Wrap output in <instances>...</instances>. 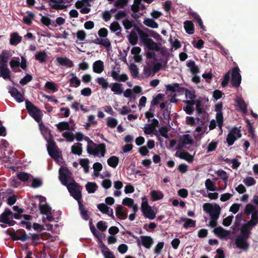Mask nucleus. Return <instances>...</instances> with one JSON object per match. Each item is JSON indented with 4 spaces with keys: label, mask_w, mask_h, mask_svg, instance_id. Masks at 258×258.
<instances>
[{
    "label": "nucleus",
    "mask_w": 258,
    "mask_h": 258,
    "mask_svg": "<svg viewBox=\"0 0 258 258\" xmlns=\"http://www.w3.org/2000/svg\"><path fill=\"white\" fill-rule=\"evenodd\" d=\"M137 32L139 35L141 42L147 47V48H160L157 46L156 42L149 37V35L147 34L145 32L139 28H137ZM149 32L150 36L153 37L156 40L161 39L160 35L157 32L153 30H150Z\"/></svg>",
    "instance_id": "nucleus-1"
},
{
    "label": "nucleus",
    "mask_w": 258,
    "mask_h": 258,
    "mask_svg": "<svg viewBox=\"0 0 258 258\" xmlns=\"http://www.w3.org/2000/svg\"><path fill=\"white\" fill-rule=\"evenodd\" d=\"M26 108L29 114L38 123L41 121V111L28 100H25Z\"/></svg>",
    "instance_id": "nucleus-2"
},
{
    "label": "nucleus",
    "mask_w": 258,
    "mask_h": 258,
    "mask_svg": "<svg viewBox=\"0 0 258 258\" xmlns=\"http://www.w3.org/2000/svg\"><path fill=\"white\" fill-rule=\"evenodd\" d=\"M70 195L76 201L81 200L82 187L75 180H72L67 186Z\"/></svg>",
    "instance_id": "nucleus-3"
},
{
    "label": "nucleus",
    "mask_w": 258,
    "mask_h": 258,
    "mask_svg": "<svg viewBox=\"0 0 258 258\" xmlns=\"http://www.w3.org/2000/svg\"><path fill=\"white\" fill-rule=\"evenodd\" d=\"M203 208L204 211L209 214L211 218L219 219L221 212V208L219 205L205 203Z\"/></svg>",
    "instance_id": "nucleus-4"
},
{
    "label": "nucleus",
    "mask_w": 258,
    "mask_h": 258,
    "mask_svg": "<svg viewBox=\"0 0 258 258\" xmlns=\"http://www.w3.org/2000/svg\"><path fill=\"white\" fill-rule=\"evenodd\" d=\"M73 174L67 167H60L59 170V179L62 185L67 186L69 185V181L72 182L74 180L73 177Z\"/></svg>",
    "instance_id": "nucleus-5"
},
{
    "label": "nucleus",
    "mask_w": 258,
    "mask_h": 258,
    "mask_svg": "<svg viewBox=\"0 0 258 258\" xmlns=\"http://www.w3.org/2000/svg\"><path fill=\"white\" fill-rule=\"evenodd\" d=\"M141 211L144 216L150 220H153L156 217V214L151 207L148 204V201L145 197L142 198Z\"/></svg>",
    "instance_id": "nucleus-6"
},
{
    "label": "nucleus",
    "mask_w": 258,
    "mask_h": 258,
    "mask_svg": "<svg viewBox=\"0 0 258 258\" xmlns=\"http://www.w3.org/2000/svg\"><path fill=\"white\" fill-rule=\"evenodd\" d=\"M126 233L137 239V243L138 246H140L142 244L145 247L149 249L154 243L153 238L150 236H141V241H140V239L137 236L134 235L131 232L127 231Z\"/></svg>",
    "instance_id": "nucleus-7"
},
{
    "label": "nucleus",
    "mask_w": 258,
    "mask_h": 258,
    "mask_svg": "<svg viewBox=\"0 0 258 258\" xmlns=\"http://www.w3.org/2000/svg\"><path fill=\"white\" fill-rule=\"evenodd\" d=\"M7 233L14 240H21L24 242L29 238V237L26 234L25 231L23 229H18L16 232H11L7 230Z\"/></svg>",
    "instance_id": "nucleus-8"
},
{
    "label": "nucleus",
    "mask_w": 258,
    "mask_h": 258,
    "mask_svg": "<svg viewBox=\"0 0 258 258\" xmlns=\"http://www.w3.org/2000/svg\"><path fill=\"white\" fill-rule=\"evenodd\" d=\"M47 150L49 156L53 159L59 157L58 148L53 140L47 142Z\"/></svg>",
    "instance_id": "nucleus-9"
},
{
    "label": "nucleus",
    "mask_w": 258,
    "mask_h": 258,
    "mask_svg": "<svg viewBox=\"0 0 258 258\" xmlns=\"http://www.w3.org/2000/svg\"><path fill=\"white\" fill-rule=\"evenodd\" d=\"M240 70L238 67L234 68L232 70V77L231 83L232 86L238 87L241 81V76L239 73Z\"/></svg>",
    "instance_id": "nucleus-10"
},
{
    "label": "nucleus",
    "mask_w": 258,
    "mask_h": 258,
    "mask_svg": "<svg viewBox=\"0 0 258 258\" xmlns=\"http://www.w3.org/2000/svg\"><path fill=\"white\" fill-rule=\"evenodd\" d=\"M165 87L166 94L168 92L172 93L177 92L179 94H183L185 90V88L181 87L179 84L177 83L167 84Z\"/></svg>",
    "instance_id": "nucleus-11"
},
{
    "label": "nucleus",
    "mask_w": 258,
    "mask_h": 258,
    "mask_svg": "<svg viewBox=\"0 0 258 258\" xmlns=\"http://www.w3.org/2000/svg\"><path fill=\"white\" fill-rule=\"evenodd\" d=\"M235 243L238 248L242 249L244 251L247 250L249 247V245L247 242V239L239 236L236 237L235 240Z\"/></svg>",
    "instance_id": "nucleus-12"
},
{
    "label": "nucleus",
    "mask_w": 258,
    "mask_h": 258,
    "mask_svg": "<svg viewBox=\"0 0 258 258\" xmlns=\"http://www.w3.org/2000/svg\"><path fill=\"white\" fill-rule=\"evenodd\" d=\"M39 127L41 133L47 142L53 140V136L51 133V130L48 127L45 126L43 123L41 122L39 124Z\"/></svg>",
    "instance_id": "nucleus-13"
},
{
    "label": "nucleus",
    "mask_w": 258,
    "mask_h": 258,
    "mask_svg": "<svg viewBox=\"0 0 258 258\" xmlns=\"http://www.w3.org/2000/svg\"><path fill=\"white\" fill-rule=\"evenodd\" d=\"M97 208L102 213L107 214L112 219H114L113 209L108 207L106 204L104 203L99 204L97 205Z\"/></svg>",
    "instance_id": "nucleus-14"
},
{
    "label": "nucleus",
    "mask_w": 258,
    "mask_h": 258,
    "mask_svg": "<svg viewBox=\"0 0 258 258\" xmlns=\"http://www.w3.org/2000/svg\"><path fill=\"white\" fill-rule=\"evenodd\" d=\"M215 234L220 238H225L230 235V231L224 229L221 226L217 227L213 230Z\"/></svg>",
    "instance_id": "nucleus-15"
},
{
    "label": "nucleus",
    "mask_w": 258,
    "mask_h": 258,
    "mask_svg": "<svg viewBox=\"0 0 258 258\" xmlns=\"http://www.w3.org/2000/svg\"><path fill=\"white\" fill-rule=\"evenodd\" d=\"M63 0H49V5L51 9L61 10L67 8V6L62 5Z\"/></svg>",
    "instance_id": "nucleus-16"
},
{
    "label": "nucleus",
    "mask_w": 258,
    "mask_h": 258,
    "mask_svg": "<svg viewBox=\"0 0 258 258\" xmlns=\"http://www.w3.org/2000/svg\"><path fill=\"white\" fill-rule=\"evenodd\" d=\"M9 93L12 97L15 98L18 102L21 103L24 100V95L15 87L11 88L9 91Z\"/></svg>",
    "instance_id": "nucleus-17"
},
{
    "label": "nucleus",
    "mask_w": 258,
    "mask_h": 258,
    "mask_svg": "<svg viewBox=\"0 0 258 258\" xmlns=\"http://www.w3.org/2000/svg\"><path fill=\"white\" fill-rule=\"evenodd\" d=\"M100 241V247L101 249V252L104 256V258H115L113 252L111 251L109 248L101 241L100 238L98 239Z\"/></svg>",
    "instance_id": "nucleus-18"
},
{
    "label": "nucleus",
    "mask_w": 258,
    "mask_h": 258,
    "mask_svg": "<svg viewBox=\"0 0 258 258\" xmlns=\"http://www.w3.org/2000/svg\"><path fill=\"white\" fill-rule=\"evenodd\" d=\"M93 146L95 147L94 152L97 153L96 156H98L99 153H100V157H103L104 156L106 152V146L104 143L99 144H94Z\"/></svg>",
    "instance_id": "nucleus-19"
},
{
    "label": "nucleus",
    "mask_w": 258,
    "mask_h": 258,
    "mask_svg": "<svg viewBox=\"0 0 258 258\" xmlns=\"http://www.w3.org/2000/svg\"><path fill=\"white\" fill-rule=\"evenodd\" d=\"M111 76L113 78L114 80L118 82H125L126 81L128 78L126 74H123L121 75H119L117 72L113 70L111 73Z\"/></svg>",
    "instance_id": "nucleus-20"
},
{
    "label": "nucleus",
    "mask_w": 258,
    "mask_h": 258,
    "mask_svg": "<svg viewBox=\"0 0 258 258\" xmlns=\"http://www.w3.org/2000/svg\"><path fill=\"white\" fill-rule=\"evenodd\" d=\"M185 222L183 224V227L185 228H188L189 227H195L196 226V221L187 218L185 217H181L180 220L176 222H178L179 224H181L182 222Z\"/></svg>",
    "instance_id": "nucleus-21"
},
{
    "label": "nucleus",
    "mask_w": 258,
    "mask_h": 258,
    "mask_svg": "<svg viewBox=\"0 0 258 258\" xmlns=\"http://www.w3.org/2000/svg\"><path fill=\"white\" fill-rule=\"evenodd\" d=\"M12 215H13V212L9 209H5L4 212L0 215V222L6 224L11 218Z\"/></svg>",
    "instance_id": "nucleus-22"
},
{
    "label": "nucleus",
    "mask_w": 258,
    "mask_h": 258,
    "mask_svg": "<svg viewBox=\"0 0 258 258\" xmlns=\"http://www.w3.org/2000/svg\"><path fill=\"white\" fill-rule=\"evenodd\" d=\"M93 71L97 74H100L104 70V64L102 61L99 60L95 61L93 64Z\"/></svg>",
    "instance_id": "nucleus-23"
},
{
    "label": "nucleus",
    "mask_w": 258,
    "mask_h": 258,
    "mask_svg": "<svg viewBox=\"0 0 258 258\" xmlns=\"http://www.w3.org/2000/svg\"><path fill=\"white\" fill-rule=\"evenodd\" d=\"M179 140L181 142V144L184 146L192 145L193 143V140L189 134H185L180 136Z\"/></svg>",
    "instance_id": "nucleus-24"
},
{
    "label": "nucleus",
    "mask_w": 258,
    "mask_h": 258,
    "mask_svg": "<svg viewBox=\"0 0 258 258\" xmlns=\"http://www.w3.org/2000/svg\"><path fill=\"white\" fill-rule=\"evenodd\" d=\"M56 60L60 65L71 68L73 66L72 61L67 57H58Z\"/></svg>",
    "instance_id": "nucleus-25"
},
{
    "label": "nucleus",
    "mask_w": 258,
    "mask_h": 258,
    "mask_svg": "<svg viewBox=\"0 0 258 258\" xmlns=\"http://www.w3.org/2000/svg\"><path fill=\"white\" fill-rule=\"evenodd\" d=\"M235 102L240 108V109L243 113H246L247 111V105L244 100L242 98H238L235 100Z\"/></svg>",
    "instance_id": "nucleus-26"
},
{
    "label": "nucleus",
    "mask_w": 258,
    "mask_h": 258,
    "mask_svg": "<svg viewBox=\"0 0 258 258\" xmlns=\"http://www.w3.org/2000/svg\"><path fill=\"white\" fill-rule=\"evenodd\" d=\"M241 234L239 235V236H241L242 238L248 239L251 234V228H249L244 225L243 224L241 226L240 229Z\"/></svg>",
    "instance_id": "nucleus-27"
},
{
    "label": "nucleus",
    "mask_w": 258,
    "mask_h": 258,
    "mask_svg": "<svg viewBox=\"0 0 258 258\" xmlns=\"http://www.w3.org/2000/svg\"><path fill=\"white\" fill-rule=\"evenodd\" d=\"M10 36V43L12 45H16L22 40V37L20 36L18 33H13Z\"/></svg>",
    "instance_id": "nucleus-28"
},
{
    "label": "nucleus",
    "mask_w": 258,
    "mask_h": 258,
    "mask_svg": "<svg viewBox=\"0 0 258 258\" xmlns=\"http://www.w3.org/2000/svg\"><path fill=\"white\" fill-rule=\"evenodd\" d=\"M150 195L153 201L161 200L164 197V194L161 191L153 190L150 192Z\"/></svg>",
    "instance_id": "nucleus-29"
},
{
    "label": "nucleus",
    "mask_w": 258,
    "mask_h": 258,
    "mask_svg": "<svg viewBox=\"0 0 258 258\" xmlns=\"http://www.w3.org/2000/svg\"><path fill=\"white\" fill-rule=\"evenodd\" d=\"M115 213L116 216L120 219H125L127 217V213L123 211V208L121 205H118L116 208Z\"/></svg>",
    "instance_id": "nucleus-30"
},
{
    "label": "nucleus",
    "mask_w": 258,
    "mask_h": 258,
    "mask_svg": "<svg viewBox=\"0 0 258 258\" xmlns=\"http://www.w3.org/2000/svg\"><path fill=\"white\" fill-rule=\"evenodd\" d=\"M216 174L218 177L223 180V181L225 182V187H226L227 182L229 178V176L227 172L223 170L220 169L217 171L216 172Z\"/></svg>",
    "instance_id": "nucleus-31"
},
{
    "label": "nucleus",
    "mask_w": 258,
    "mask_h": 258,
    "mask_svg": "<svg viewBox=\"0 0 258 258\" xmlns=\"http://www.w3.org/2000/svg\"><path fill=\"white\" fill-rule=\"evenodd\" d=\"M26 13L28 16L23 17V22L26 25L30 26L32 24V20L35 18V15L31 11H27Z\"/></svg>",
    "instance_id": "nucleus-32"
},
{
    "label": "nucleus",
    "mask_w": 258,
    "mask_h": 258,
    "mask_svg": "<svg viewBox=\"0 0 258 258\" xmlns=\"http://www.w3.org/2000/svg\"><path fill=\"white\" fill-rule=\"evenodd\" d=\"M0 76L2 77L4 79L10 78V71L7 66H0Z\"/></svg>",
    "instance_id": "nucleus-33"
},
{
    "label": "nucleus",
    "mask_w": 258,
    "mask_h": 258,
    "mask_svg": "<svg viewBox=\"0 0 258 258\" xmlns=\"http://www.w3.org/2000/svg\"><path fill=\"white\" fill-rule=\"evenodd\" d=\"M47 54L44 51H39L35 55V58L36 60L39 61L40 63H44L46 61Z\"/></svg>",
    "instance_id": "nucleus-34"
},
{
    "label": "nucleus",
    "mask_w": 258,
    "mask_h": 258,
    "mask_svg": "<svg viewBox=\"0 0 258 258\" xmlns=\"http://www.w3.org/2000/svg\"><path fill=\"white\" fill-rule=\"evenodd\" d=\"M184 27L186 32L189 34L194 32V25L193 23L190 21H185L184 22Z\"/></svg>",
    "instance_id": "nucleus-35"
},
{
    "label": "nucleus",
    "mask_w": 258,
    "mask_h": 258,
    "mask_svg": "<svg viewBox=\"0 0 258 258\" xmlns=\"http://www.w3.org/2000/svg\"><path fill=\"white\" fill-rule=\"evenodd\" d=\"M107 162L109 166L114 168H116L118 164L119 158L115 156H112L107 159Z\"/></svg>",
    "instance_id": "nucleus-36"
},
{
    "label": "nucleus",
    "mask_w": 258,
    "mask_h": 258,
    "mask_svg": "<svg viewBox=\"0 0 258 258\" xmlns=\"http://www.w3.org/2000/svg\"><path fill=\"white\" fill-rule=\"evenodd\" d=\"M178 156L180 159H184L189 163L192 162L194 160V157L187 152H181Z\"/></svg>",
    "instance_id": "nucleus-37"
},
{
    "label": "nucleus",
    "mask_w": 258,
    "mask_h": 258,
    "mask_svg": "<svg viewBox=\"0 0 258 258\" xmlns=\"http://www.w3.org/2000/svg\"><path fill=\"white\" fill-rule=\"evenodd\" d=\"M40 15L41 16V22L43 25L47 27L50 25L53 27H56V25L55 24V22L52 21L49 18L43 16L41 14H40Z\"/></svg>",
    "instance_id": "nucleus-38"
},
{
    "label": "nucleus",
    "mask_w": 258,
    "mask_h": 258,
    "mask_svg": "<svg viewBox=\"0 0 258 258\" xmlns=\"http://www.w3.org/2000/svg\"><path fill=\"white\" fill-rule=\"evenodd\" d=\"M72 152L75 155H80L82 153V144L80 143H76L72 146Z\"/></svg>",
    "instance_id": "nucleus-39"
},
{
    "label": "nucleus",
    "mask_w": 258,
    "mask_h": 258,
    "mask_svg": "<svg viewBox=\"0 0 258 258\" xmlns=\"http://www.w3.org/2000/svg\"><path fill=\"white\" fill-rule=\"evenodd\" d=\"M70 75L73 76V77L70 80V86L73 87H79L81 84L80 80L77 77L75 76L74 73H71Z\"/></svg>",
    "instance_id": "nucleus-40"
},
{
    "label": "nucleus",
    "mask_w": 258,
    "mask_h": 258,
    "mask_svg": "<svg viewBox=\"0 0 258 258\" xmlns=\"http://www.w3.org/2000/svg\"><path fill=\"white\" fill-rule=\"evenodd\" d=\"M122 84L118 83H114L112 84L111 88V91L115 94L120 95L122 93V89L121 88Z\"/></svg>",
    "instance_id": "nucleus-41"
},
{
    "label": "nucleus",
    "mask_w": 258,
    "mask_h": 258,
    "mask_svg": "<svg viewBox=\"0 0 258 258\" xmlns=\"http://www.w3.org/2000/svg\"><path fill=\"white\" fill-rule=\"evenodd\" d=\"M39 209H40L41 214H42L43 215L51 214V209L47 204L40 205H39Z\"/></svg>",
    "instance_id": "nucleus-42"
},
{
    "label": "nucleus",
    "mask_w": 258,
    "mask_h": 258,
    "mask_svg": "<svg viewBox=\"0 0 258 258\" xmlns=\"http://www.w3.org/2000/svg\"><path fill=\"white\" fill-rule=\"evenodd\" d=\"M86 190L89 194L94 193L97 188L95 182H88L86 185Z\"/></svg>",
    "instance_id": "nucleus-43"
},
{
    "label": "nucleus",
    "mask_w": 258,
    "mask_h": 258,
    "mask_svg": "<svg viewBox=\"0 0 258 258\" xmlns=\"http://www.w3.org/2000/svg\"><path fill=\"white\" fill-rule=\"evenodd\" d=\"M144 24L152 28H157L158 27V24L152 19L147 18L145 19Z\"/></svg>",
    "instance_id": "nucleus-44"
},
{
    "label": "nucleus",
    "mask_w": 258,
    "mask_h": 258,
    "mask_svg": "<svg viewBox=\"0 0 258 258\" xmlns=\"http://www.w3.org/2000/svg\"><path fill=\"white\" fill-rule=\"evenodd\" d=\"M57 128L60 131L64 130H73V128H70L69 123L68 122H60L57 124Z\"/></svg>",
    "instance_id": "nucleus-45"
},
{
    "label": "nucleus",
    "mask_w": 258,
    "mask_h": 258,
    "mask_svg": "<svg viewBox=\"0 0 258 258\" xmlns=\"http://www.w3.org/2000/svg\"><path fill=\"white\" fill-rule=\"evenodd\" d=\"M164 95L163 94H158L155 97H154L151 101V105H157L160 101L164 99Z\"/></svg>",
    "instance_id": "nucleus-46"
},
{
    "label": "nucleus",
    "mask_w": 258,
    "mask_h": 258,
    "mask_svg": "<svg viewBox=\"0 0 258 258\" xmlns=\"http://www.w3.org/2000/svg\"><path fill=\"white\" fill-rule=\"evenodd\" d=\"M138 39L137 33L134 31H132L128 36V40L130 43L133 45H136L137 43Z\"/></svg>",
    "instance_id": "nucleus-47"
},
{
    "label": "nucleus",
    "mask_w": 258,
    "mask_h": 258,
    "mask_svg": "<svg viewBox=\"0 0 258 258\" xmlns=\"http://www.w3.org/2000/svg\"><path fill=\"white\" fill-rule=\"evenodd\" d=\"M96 43L102 45V46L106 47V48H109L110 46V42L108 39L105 38V39H101V38H97L96 40Z\"/></svg>",
    "instance_id": "nucleus-48"
},
{
    "label": "nucleus",
    "mask_w": 258,
    "mask_h": 258,
    "mask_svg": "<svg viewBox=\"0 0 258 258\" xmlns=\"http://www.w3.org/2000/svg\"><path fill=\"white\" fill-rule=\"evenodd\" d=\"M130 70L133 78H136L138 77L139 74V69L136 64L134 63L131 64L130 67Z\"/></svg>",
    "instance_id": "nucleus-49"
},
{
    "label": "nucleus",
    "mask_w": 258,
    "mask_h": 258,
    "mask_svg": "<svg viewBox=\"0 0 258 258\" xmlns=\"http://www.w3.org/2000/svg\"><path fill=\"white\" fill-rule=\"evenodd\" d=\"M17 176L19 179L23 182L28 181L29 178V174L23 172H18Z\"/></svg>",
    "instance_id": "nucleus-50"
},
{
    "label": "nucleus",
    "mask_w": 258,
    "mask_h": 258,
    "mask_svg": "<svg viewBox=\"0 0 258 258\" xmlns=\"http://www.w3.org/2000/svg\"><path fill=\"white\" fill-rule=\"evenodd\" d=\"M141 49H131V52L134 55L135 60L137 62H139L142 60V56L139 55Z\"/></svg>",
    "instance_id": "nucleus-51"
},
{
    "label": "nucleus",
    "mask_w": 258,
    "mask_h": 258,
    "mask_svg": "<svg viewBox=\"0 0 258 258\" xmlns=\"http://www.w3.org/2000/svg\"><path fill=\"white\" fill-rule=\"evenodd\" d=\"M243 183L247 186H250L256 183L255 180L252 177L248 176L243 180Z\"/></svg>",
    "instance_id": "nucleus-52"
},
{
    "label": "nucleus",
    "mask_w": 258,
    "mask_h": 258,
    "mask_svg": "<svg viewBox=\"0 0 258 258\" xmlns=\"http://www.w3.org/2000/svg\"><path fill=\"white\" fill-rule=\"evenodd\" d=\"M8 60V55L4 52L0 55V66H7V63Z\"/></svg>",
    "instance_id": "nucleus-53"
},
{
    "label": "nucleus",
    "mask_w": 258,
    "mask_h": 258,
    "mask_svg": "<svg viewBox=\"0 0 258 258\" xmlns=\"http://www.w3.org/2000/svg\"><path fill=\"white\" fill-rule=\"evenodd\" d=\"M205 186L208 190H215V184L214 182L210 179H207L205 181Z\"/></svg>",
    "instance_id": "nucleus-54"
},
{
    "label": "nucleus",
    "mask_w": 258,
    "mask_h": 258,
    "mask_svg": "<svg viewBox=\"0 0 258 258\" xmlns=\"http://www.w3.org/2000/svg\"><path fill=\"white\" fill-rule=\"evenodd\" d=\"M33 79L32 76L30 74H27L20 81V84L22 85H25Z\"/></svg>",
    "instance_id": "nucleus-55"
},
{
    "label": "nucleus",
    "mask_w": 258,
    "mask_h": 258,
    "mask_svg": "<svg viewBox=\"0 0 258 258\" xmlns=\"http://www.w3.org/2000/svg\"><path fill=\"white\" fill-rule=\"evenodd\" d=\"M62 136L66 138L69 142H72L74 140L75 136L74 134L69 132H65L62 133Z\"/></svg>",
    "instance_id": "nucleus-56"
},
{
    "label": "nucleus",
    "mask_w": 258,
    "mask_h": 258,
    "mask_svg": "<svg viewBox=\"0 0 258 258\" xmlns=\"http://www.w3.org/2000/svg\"><path fill=\"white\" fill-rule=\"evenodd\" d=\"M42 185V180L38 178H33L32 179L31 186L36 188L40 187Z\"/></svg>",
    "instance_id": "nucleus-57"
},
{
    "label": "nucleus",
    "mask_w": 258,
    "mask_h": 258,
    "mask_svg": "<svg viewBox=\"0 0 258 258\" xmlns=\"http://www.w3.org/2000/svg\"><path fill=\"white\" fill-rule=\"evenodd\" d=\"M97 82L99 85L101 86L102 88L106 89L108 87V83L104 78H98L97 79Z\"/></svg>",
    "instance_id": "nucleus-58"
},
{
    "label": "nucleus",
    "mask_w": 258,
    "mask_h": 258,
    "mask_svg": "<svg viewBox=\"0 0 258 258\" xmlns=\"http://www.w3.org/2000/svg\"><path fill=\"white\" fill-rule=\"evenodd\" d=\"M236 136H233V135H231L229 133L228 134L226 141L229 146H232L234 142L238 139Z\"/></svg>",
    "instance_id": "nucleus-59"
},
{
    "label": "nucleus",
    "mask_w": 258,
    "mask_h": 258,
    "mask_svg": "<svg viewBox=\"0 0 258 258\" xmlns=\"http://www.w3.org/2000/svg\"><path fill=\"white\" fill-rule=\"evenodd\" d=\"M255 210V207L252 204H248L246 205L244 209V213L248 215Z\"/></svg>",
    "instance_id": "nucleus-60"
},
{
    "label": "nucleus",
    "mask_w": 258,
    "mask_h": 258,
    "mask_svg": "<svg viewBox=\"0 0 258 258\" xmlns=\"http://www.w3.org/2000/svg\"><path fill=\"white\" fill-rule=\"evenodd\" d=\"M45 87L47 89L52 91L53 92H56L57 89L55 84L52 82L47 81L45 85Z\"/></svg>",
    "instance_id": "nucleus-61"
},
{
    "label": "nucleus",
    "mask_w": 258,
    "mask_h": 258,
    "mask_svg": "<svg viewBox=\"0 0 258 258\" xmlns=\"http://www.w3.org/2000/svg\"><path fill=\"white\" fill-rule=\"evenodd\" d=\"M117 124V120L112 117L108 118L107 121V125L111 128L115 127Z\"/></svg>",
    "instance_id": "nucleus-62"
},
{
    "label": "nucleus",
    "mask_w": 258,
    "mask_h": 258,
    "mask_svg": "<svg viewBox=\"0 0 258 258\" xmlns=\"http://www.w3.org/2000/svg\"><path fill=\"white\" fill-rule=\"evenodd\" d=\"M159 133L160 135L164 137L165 138H168V132L169 131V130L168 127L166 126H162L161 128L159 130Z\"/></svg>",
    "instance_id": "nucleus-63"
},
{
    "label": "nucleus",
    "mask_w": 258,
    "mask_h": 258,
    "mask_svg": "<svg viewBox=\"0 0 258 258\" xmlns=\"http://www.w3.org/2000/svg\"><path fill=\"white\" fill-rule=\"evenodd\" d=\"M185 95V97L186 98H188L192 100V99H195L196 97V95H195V91H190L187 89L185 88L184 92Z\"/></svg>",
    "instance_id": "nucleus-64"
}]
</instances>
